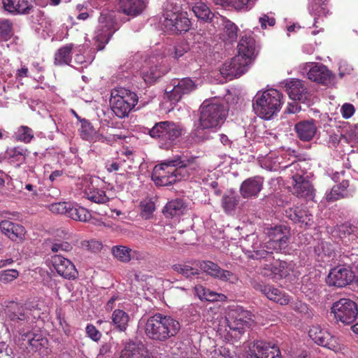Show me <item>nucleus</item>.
<instances>
[{"instance_id": "nucleus-1", "label": "nucleus", "mask_w": 358, "mask_h": 358, "mask_svg": "<svg viewBox=\"0 0 358 358\" xmlns=\"http://www.w3.org/2000/svg\"><path fill=\"white\" fill-rule=\"evenodd\" d=\"M268 241L261 244L258 238L254 235L249 236L252 241L251 250H246L245 253L252 259H272L273 251L285 249L289 239V231L285 227L275 226L268 231Z\"/></svg>"}, {"instance_id": "nucleus-2", "label": "nucleus", "mask_w": 358, "mask_h": 358, "mask_svg": "<svg viewBox=\"0 0 358 358\" xmlns=\"http://www.w3.org/2000/svg\"><path fill=\"white\" fill-rule=\"evenodd\" d=\"M181 328L178 320L170 315L156 313L145 322V334L151 340L164 342L175 337Z\"/></svg>"}, {"instance_id": "nucleus-3", "label": "nucleus", "mask_w": 358, "mask_h": 358, "mask_svg": "<svg viewBox=\"0 0 358 358\" xmlns=\"http://www.w3.org/2000/svg\"><path fill=\"white\" fill-rule=\"evenodd\" d=\"M227 115V110L223 104L217 100H206L200 107L199 122L196 126V135L201 131L217 129L221 127Z\"/></svg>"}, {"instance_id": "nucleus-4", "label": "nucleus", "mask_w": 358, "mask_h": 358, "mask_svg": "<svg viewBox=\"0 0 358 358\" xmlns=\"http://www.w3.org/2000/svg\"><path fill=\"white\" fill-rule=\"evenodd\" d=\"M282 99V93L275 89L259 91L253 99V110L259 117L270 120L280 111Z\"/></svg>"}, {"instance_id": "nucleus-5", "label": "nucleus", "mask_w": 358, "mask_h": 358, "mask_svg": "<svg viewBox=\"0 0 358 358\" xmlns=\"http://www.w3.org/2000/svg\"><path fill=\"white\" fill-rule=\"evenodd\" d=\"M182 127L172 121H162L155 123L148 129L149 135L158 141L160 148L169 149L182 135Z\"/></svg>"}, {"instance_id": "nucleus-6", "label": "nucleus", "mask_w": 358, "mask_h": 358, "mask_svg": "<svg viewBox=\"0 0 358 358\" xmlns=\"http://www.w3.org/2000/svg\"><path fill=\"white\" fill-rule=\"evenodd\" d=\"M138 96L124 87H116L111 91L110 104L114 114L123 118L128 116L138 103Z\"/></svg>"}, {"instance_id": "nucleus-7", "label": "nucleus", "mask_w": 358, "mask_h": 358, "mask_svg": "<svg viewBox=\"0 0 358 358\" xmlns=\"http://www.w3.org/2000/svg\"><path fill=\"white\" fill-rule=\"evenodd\" d=\"M115 12L104 10L101 13L93 40L96 50H102L113 34L119 29L115 21Z\"/></svg>"}, {"instance_id": "nucleus-8", "label": "nucleus", "mask_w": 358, "mask_h": 358, "mask_svg": "<svg viewBox=\"0 0 358 358\" xmlns=\"http://www.w3.org/2000/svg\"><path fill=\"white\" fill-rule=\"evenodd\" d=\"M173 158L156 165L152 173V180L158 186H168L184 178L181 171L172 163Z\"/></svg>"}, {"instance_id": "nucleus-9", "label": "nucleus", "mask_w": 358, "mask_h": 358, "mask_svg": "<svg viewBox=\"0 0 358 358\" xmlns=\"http://www.w3.org/2000/svg\"><path fill=\"white\" fill-rule=\"evenodd\" d=\"M292 172L293 193L298 197L312 200L315 196V189L309 180L304 177V171L299 163H292L286 166Z\"/></svg>"}, {"instance_id": "nucleus-10", "label": "nucleus", "mask_w": 358, "mask_h": 358, "mask_svg": "<svg viewBox=\"0 0 358 358\" xmlns=\"http://www.w3.org/2000/svg\"><path fill=\"white\" fill-rule=\"evenodd\" d=\"M254 315L251 312L243 309L242 307H236L231 309L229 313L227 320L229 333L231 336L239 338L245 331L246 327H249L253 322Z\"/></svg>"}, {"instance_id": "nucleus-11", "label": "nucleus", "mask_w": 358, "mask_h": 358, "mask_svg": "<svg viewBox=\"0 0 358 358\" xmlns=\"http://www.w3.org/2000/svg\"><path fill=\"white\" fill-rule=\"evenodd\" d=\"M331 313L337 322L345 324L353 322L357 316V306L350 299L343 298L334 302L331 306Z\"/></svg>"}, {"instance_id": "nucleus-12", "label": "nucleus", "mask_w": 358, "mask_h": 358, "mask_svg": "<svg viewBox=\"0 0 358 358\" xmlns=\"http://www.w3.org/2000/svg\"><path fill=\"white\" fill-rule=\"evenodd\" d=\"M261 261L260 268L263 275L271 278H285L289 275L294 267L292 263L275 259L272 255V259H259Z\"/></svg>"}, {"instance_id": "nucleus-13", "label": "nucleus", "mask_w": 358, "mask_h": 358, "mask_svg": "<svg viewBox=\"0 0 358 358\" xmlns=\"http://www.w3.org/2000/svg\"><path fill=\"white\" fill-rule=\"evenodd\" d=\"M162 57L150 56L145 59L141 70V75L147 83H154L159 78L165 74L166 70L161 66Z\"/></svg>"}, {"instance_id": "nucleus-14", "label": "nucleus", "mask_w": 358, "mask_h": 358, "mask_svg": "<svg viewBox=\"0 0 358 358\" xmlns=\"http://www.w3.org/2000/svg\"><path fill=\"white\" fill-rule=\"evenodd\" d=\"M172 85V89H169L170 87L166 88L165 94L166 98L173 103H177L182 99V96L189 94L196 89L194 82L189 78L173 80Z\"/></svg>"}, {"instance_id": "nucleus-15", "label": "nucleus", "mask_w": 358, "mask_h": 358, "mask_svg": "<svg viewBox=\"0 0 358 358\" xmlns=\"http://www.w3.org/2000/svg\"><path fill=\"white\" fill-rule=\"evenodd\" d=\"M308 334L310 338L317 345L327 348L338 352L342 350V347L338 343L337 338L325 330L322 329L320 326H313Z\"/></svg>"}, {"instance_id": "nucleus-16", "label": "nucleus", "mask_w": 358, "mask_h": 358, "mask_svg": "<svg viewBox=\"0 0 358 358\" xmlns=\"http://www.w3.org/2000/svg\"><path fill=\"white\" fill-rule=\"evenodd\" d=\"M196 266H199L208 275L220 280L228 281L231 283H235L238 281V277L236 274L229 271L221 268L217 264L211 261L198 262Z\"/></svg>"}, {"instance_id": "nucleus-17", "label": "nucleus", "mask_w": 358, "mask_h": 358, "mask_svg": "<svg viewBox=\"0 0 358 358\" xmlns=\"http://www.w3.org/2000/svg\"><path fill=\"white\" fill-rule=\"evenodd\" d=\"M249 64L247 62L241 60L239 56H235L229 61H226L220 69L221 75L227 79L231 80L238 78L248 71Z\"/></svg>"}, {"instance_id": "nucleus-18", "label": "nucleus", "mask_w": 358, "mask_h": 358, "mask_svg": "<svg viewBox=\"0 0 358 358\" xmlns=\"http://www.w3.org/2000/svg\"><path fill=\"white\" fill-rule=\"evenodd\" d=\"M191 22L187 13L178 14H164V26L167 31L173 33H182L187 31L190 28Z\"/></svg>"}, {"instance_id": "nucleus-19", "label": "nucleus", "mask_w": 358, "mask_h": 358, "mask_svg": "<svg viewBox=\"0 0 358 358\" xmlns=\"http://www.w3.org/2000/svg\"><path fill=\"white\" fill-rule=\"evenodd\" d=\"M353 278L354 274L350 269L338 266L329 271L326 282L329 286L343 287L351 282Z\"/></svg>"}, {"instance_id": "nucleus-20", "label": "nucleus", "mask_w": 358, "mask_h": 358, "mask_svg": "<svg viewBox=\"0 0 358 358\" xmlns=\"http://www.w3.org/2000/svg\"><path fill=\"white\" fill-rule=\"evenodd\" d=\"M4 9L13 15L41 14L28 0H2Z\"/></svg>"}, {"instance_id": "nucleus-21", "label": "nucleus", "mask_w": 358, "mask_h": 358, "mask_svg": "<svg viewBox=\"0 0 358 358\" xmlns=\"http://www.w3.org/2000/svg\"><path fill=\"white\" fill-rule=\"evenodd\" d=\"M253 287L264 294L269 300L282 306L287 305L290 302V296L287 294L273 285L255 282Z\"/></svg>"}, {"instance_id": "nucleus-22", "label": "nucleus", "mask_w": 358, "mask_h": 358, "mask_svg": "<svg viewBox=\"0 0 358 358\" xmlns=\"http://www.w3.org/2000/svg\"><path fill=\"white\" fill-rule=\"evenodd\" d=\"M248 358H281L279 348L264 341H257Z\"/></svg>"}, {"instance_id": "nucleus-23", "label": "nucleus", "mask_w": 358, "mask_h": 358, "mask_svg": "<svg viewBox=\"0 0 358 358\" xmlns=\"http://www.w3.org/2000/svg\"><path fill=\"white\" fill-rule=\"evenodd\" d=\"M52 262L57 273L63 278L73 280L78 276V271L75 265L68 259L59 255L52 257Z\"/></svg>"}, {"instance_id": "nucleus-24", "label": "nucleus", "mask_w": 358, "mask_h": 358, "mask_svg": "<svg viewBox=\"0 0 358 358\" xmlns=\"http://www.w3.org/2000/svg\"><path fill=\"white\" fill-rule=\"evenodd\" d=\"M284 87L291 99L303 103L309 99L308 90L301 80L299 79L285 80Z\"/></svg>"}, {"instance_id": "nucleus-25", "label": "nucleus", "mask_w": 358, "mask_h": 358, "mask_svg": "<svg viewBox=\"0 0 358 358\" xmlns=\"http://www.w3.org/2000/svg\"><path fill=\"white\" fill-rule=\"evenodd\" d=\"M197 159V157L192 155H176L173 157L172 163H175L174 165L177 166V169L181 171L184 176V169L190 176L198 173L201 170L200 164L198 162Z\"/></svg>"}, {"instance_id": "nucleus-26", "label": "nucleus", "mask_w": 358, "mask_h": 358, "mask_svg": "<svg viewBox=\"0 0 358 358\" xmlns=\"http://www.w3.org/2000/svg\"><path fill=\"white\" fill-rule=\"evenodd\" d=\"M264 179L255 176L245 180L241 185L240 192L245 199L255 198L263 188Z\"/></svg>"}, {"instance_id": "nucleus-27", "label": "nucleus", "mask_w": 358, "mask_h": 358, "mask_svg": "<svg viewBox=\"0 0 358 358\" xmlns=\"http://www.w3.org/2000/svg\"><path fill=\"white\" fill-rule=\"evenodd\" d=\"M255 55V41L251 36H244L241 38L238 44V54L241 60L251 64Z\"/></svg>"}, {"instance_id": "nucleus-28", "label": "nucleus", "mask_w": 358, "mask_h": 358, "mask_svg": "<svg viewBox=\"0 0 358 358\" xmlns=\"http://www.w3.org/2000/svg\"><path fill=\"white\" fill-rule=\"evenodd\" d=\"M0 229L2 233L12 241L22 240L26 234V230L22 225L9 220L1 221L0 222Z\"/></svg>"}, {"instance_id": "nucleus-29", "label": "nucleus", "mask_w": 358, "mask_h": 358, "mask_svg": "<svg viewBox=\"0 0 358 358\" xmlns=\"http://www.w3.org/2000/svg\"><path fill=\"white\" fill-rule=\"evenodd\" d=\"M286 215L300 227H310L313 224V216L308 210L299 207L286 210Z\"/></svg>"}, {"instance_id": "nucleus-30", "label": "nucleus", "mask_w": 358, "mask_h": 358, "mask_svg": "<svg viewBox=\"0 0 358 358\" xmlns=\"http://www.w3.org/2000/svg\"><path fill=\"white\" fill-rule=\"evenodd\" d=\"M294 129L297 136L303 141H310L315 136L317 131V127L315 120H303L296 123Z\"/></svg>"}, {"instance_id": "nucleus-31", "label": "nucleus", "mask_w": 358, "mask_h": 358, "mask_svg": "<svg viewBox=\"0 0 358 358\" xmlns=\"http://www.w3.org/2000/svg\"><path fill=\"white\" fill-rule=\"evenodd\" d=\"M117 10L127 15L136 16L144 8L142 0H117Z\"/></svg>"}, {"instance_id": "nucleus-32", "label": "nucleus", "mask_w": 358, "mask_h": 358, "mask_svg": "<svg viewBox=\"0 0 358 358\" xmlns=\"http://www.w3.org/2000/svg\"><path fill=\"white\" fill-rule=\"evenodd\" d=\"M148 352L141 343L128 342L121 352L120 358H147Z\"/></svg>"}, {"instance_id": "nucleus-33", "label": "nucleus", "mask_w": 358, "mask_h": 358, "mask_svg": "<svg viewBox=\"0 0 358 358\" xmlns=\"http://www.w3.org/2000/svg\"><path fill=\"white\" fill-rule=\"evenodd\" d=\"M308 79L324 85L328 84L331 80V72L322 64L315 65L307 72Z\"/></svg>"}, {"instance_id": "nucleus-34", "label": "nucleus", "mask_w": 358, "mask_h": 358, "mask_svg": "<svg viewBox=\"0 0 358 358\" xmlns=\"http://www.w3.org/2000/svg\"><path fill=\"white\" fill-rule=\"evenodd\" d=\"M348 180H343L340 184L334 185L330 192L327 194V199L328 201H335L352 196L355 190L348 189Z\"/></svg>"}, {"instance_id": "nucleus-35", "label": "nucleus", "mask_w": 358, "mask_h": 358, "mask_svg": "<svg viewBox=\"0 0 358 358\" xmlns=\"http://www.w3.org/2000/svg\"><path fill=\"white\" fill-rule=\"evenodd\" d=\"M8 316L12 321H26L27 322H32L34 320L38 317L31 313V310L16 305L13 308V310L9 309L8 310Z\"/></svg>"}, {"instance_id": "nucleus-36", "label": "nucleus", "mask_w": 358, "mask_h": 358, "mask_svg": "<svg viewBox=\"0 0 358 358\" xmlns=\"http://www.w3.org/2000/svg\"><path fill=\"white\" fill-rule=\"evenodd\" d=\"M217 5L230 7L238 11H248L254 7L257 0H213Z\"/></svg>"}, {"instance_id": "nucleus-37", "label": "nucleus", "mask_w": 358, "mask_h": 358, "mask_svg": "<svg viewBox=\"0 0 358 358\" xmlns=\"http://www.w3.org/2000/svg\"><path fill=\"white\" fill-rule=\"evenodd\" d=\"M186 210V206L181 199L172 200L166 203L163 210V213L168 218H178L183 215Z\"/></svg>"}, {"instance_id": "nucleus-38", "label": "nucleus", "mask_w": 358, "mask_h": 358, "mask_svg": "<svg viewBox=\"0 0 358 358\" xmlns=\"http://www.w3.org/2000/svg\"><path fill=\"white\" fill-rule=\"evenodd\" d=\"M221 23L222 25L221 38L229 43L236 41L238 37L237 26L234 22L222 16H221Z\"/></svg>"}, {"instance_id": "nucleus-39", "label": "nucleus", "mask_w": 358, "mask_h": 358, "mask_svg": "<svg viewBox=\"0 0 358 358\" xmlns=\"http://www.w3.org/2000/svg\"><path fill=\"white\" fill-rule=\"evenodd\" d=\"M84 194L88 200L96 203L103 204L110 200L104 190L92 185L85 190Z\"/></svg>"}, {"instance_id": "nucleus-40", "label": "nucleus", "mask_w": 358, "mask_h": 358, "mask_svg": "<svg viewBox=\"0 0 358 358\" xmlns=\"http://www.w3.org/2000/svg\"><path fill=\"white\" fill-rule=\"evenodd\" d=\"M112 323L119 331H125L129 322V316L125 311L116 309L111 317Z\"/></svg>"}, {"instance_id": "nucleus-41", "label": "nucleus", "mask_w": 358, "mask_h": 358, "mask_svg": "<svg viewBox=\"0 0 358 358\" xmlns=\"http://www.w3.org/2000/svg\"><path fill=\"white\" fill-rule=\"evenodd\" d=\"M73 44L69 43L61 47L55 54V64L56 65L69 64L71 60Z\"/></svg>"}, {"instance_id": "nucleus-42", "label": "nucleus", "mask_w": 358, "mask_h": 358, "mask_svg": "<svg viewBox=\"0 0 358 358\" xmlns=\"http://www.w3.org/2000/svg\"><path fill=\"white\" fill-rule=\"evenodd\" d=\"M198 262L194 261L187 264H176L173 266V269L185 278H192L199 274V269L196 267Z\"/></svg>"}, {"instance_id": "nucleus-43", "label": "nucleus", "mask_w": 358, "mask_h": 358, "mask_svg": "<svg viewBox=\"0 0 358 358\" xmlns=\"http://www.w3.org/2000/svg\"><path fill=\"white\" fill-rule=\"evenodd\" d=\"M27 151L23 147L17 146L8 148L6 153L10 162L19 166L25 161Z\"/></svg>"}, {"instance_id": "nucleus-44", "label": "nucleus", "mask_w": 358, "mask_h": 358, "mask_svg": "<svg viewBox=\"0 0 358 358\" xmlns=\"http://www.w3.org/2000/svg\"><path fill=\"white\" fill-rule=\"evenodd\" d=\"M69 217L74 220L85 222L90 220L91 213L85 208L71 203Z\"/></svg>"}, {"instance_id": "nucleus-45", "label": "nucleus", "mask_w": 358, "mask_h": 358, "mask_svg": "<svg viewBox=\"0 0 358 358\" xmlns=\"http://www.w3.org/2000/svg\"><path fill=\"white\" fill-rule=\"evenodd\" d=\"M341 238H348V241L358 243V228L349 223H345L338 227Z\"/></svg>"}, {"instance_id": "nucleus-46", "label": "nucleus", "mask_w": 358, "mask_h": 358, "mask_svg": "<svg viewBox=\"0 0 358 358\" xmlns=\"http://www.w3.org/2000/svg\"><path fill=\"white\" fill-rule=\"evenodd\" d=\"M238 203L239 196L234 191H228L222 199V206L227 213L234 210Z\"/></svg>"}, {"instance_id": "nucleus-47", "label": "nucleus", "mask_w": 358, "mask_h": 358, "mask_svg": "<svg viewBox=\"0 0 358 358\" xmlns=\"http://www.w3.org/2000/svg\"><path fill=\"white\" fill-rule=\"evenodd\" d=\"M194 292L199 299L201 301H218L220 298L224 296V295L210 291L200 285L195 286Z\"/></svg>"}, {"instance_id": "nucleus-48", "label": "nucleus", "mask_w": 358, "mask_h": 358, "mask_svg": "<svg viewBox=\"0 0 358 358\" xmlns=\"http://www.w3.org/2000/svg\"><path fill=\"white\" fill-rule=\"evenodd\" d=\"M96 131L92 124L86 119L81 120V126L79 129L80 138L90 143L93 142Z\"/></svg>"}, {"instance_id": "nucleus-49", "label": "nucleus", "mask_w": 358, "mask_h": 358, "mask_svg": "<svg viewBox=\"0 0 358 358\" xmlns=\"http://www.w3.org/2000/svg\"><path fill=\"white\" fill-rule=\"evenodd\" d=\"M111 252L118 261L127 263L131 260L132 250L124 245H115L111 249Z\"/></svg>"}, {"instance_id": "nucleus-50", "label": "nucleus", "mask_w": 358, "mask_h": 358, "mask_svg": "<svg viewBox=\"0 0 358 358\" xmlns=\"http://www.w3.org/2000/svg\"><path fill=\"white\" fill-rule=\"evenodd\" d=\"M192 11L198 19L206 22L210 20L213 17V14L209 8L201 2L195 3L192 7Z\"/></svg>"}, {"instance_id": "nucleus-51", "label": "nucleus", "mask_w": 358, "mask_h": 358, "mask_svg": "<svg viewBox=\"0 0 358 358\" xmlns=\"http://www.w3.org/2000/svg\"><path fill=\"white\" fill-rule=\"evenodd\" d=\"M327 1V0H315V2L312 7V10L313 12L312 15L315 16L313 26L315 28L318 27L317 24L319 23L320 17L325 16L329 12L328 8L324 3Z\"/></svg>"}, {"instance_id": "nucleus-52", "label": "nucleus", "mask_w": 358, "mask_h": 358, "mask_svg": "<svg viewBox=\"0 0 358 358\" xmlns=\"http://www.w3.org/2000/svg\"><path fill=\"white\" fill-rule=\"evenodd\" d=\"M15 138L20 142L29 143L34 138L33 130L27 126H20L14 134Z\"/></svg>"}, {"instance_id": "nucleus-53", "label": "nucleus", "mask_w": 358, "mask_h": 358, "mask_svg": "<svg viewBox=\"0 0 358 358\" xmlns=\"http://www.w3.org/2000/svg\"><path fill=\"white\" fill-rule=\"evenodd\" d=\"M190 50L189 43L182 40L178 42L171 49L169 50V55L174 59H178Z\"/></svg>"}, {"instance_id": "nucleus-54", "label": "nucleus", "mask_w": 358, "mask_h": 358, "mask_svg": "<svg viewBox=\"0 0 358 358\" xmlns=\"http://www.w3.org/2000/svg\"><path fill=\"white\" fill-rule=\"evenodd\" d=\"M75 52H76V54L75 55L74 60L75 62L78 64H84L85 66H87L94 59V56L86 57L84 55V54L86 52V48L85 45L76 47Z\"/></svg>"}, {"instance_id": "nucleus-55", "label": "nucleus", "mask_w": 358, "mask_h": 358, "mask_svg": "<svg viewBox=\"0 0 358 358\" xmlns=\"http://www.w3.org/2000/svg\"><path fill=\"white\" fill-rule=\"evenodd\" d=\"M13 36V23L7 19L0 20V41H7Z\"/></svg>"}, {"instance_id": "nucleus-56", "label": "nucleus", "mask_w": 358, "mask_h": 358, "mask_svg": "<svg viewBox=\"0 0 358 358\" xmlns=\"http://www.w3.org/2000/svg\"><path fill=\"white\" fill-rule=\"evenodd\" d=\"M314 251H315V253L318 257H322L323 256L329 257L334 252V249H333L332 245L330 243H329L327 242L321 241V242L318 243L317 245L314 247Z\"/></svg>"}, {"instance_id": "nucleus-57", "label": "nucleus", "mask_w": 358, "mask_h": 358, "mask_svg": "<svg viewBox=\"0 0 358 358\" xmlns=\"http://www.w3.org/2000/svg\"><path fill=\"white\" fill-rule=\"evenodd\" d=\"M71 203L58 202L50 205L49 209L53 213L64 214L69 217V211L70 210Z\"/></svg>"}, {"instance_id": "nucleus-58", "label": "nucleus", "mask_w": 358, "mask_h": 358, "mask_svg": "<svg viewBox=\"0 0 358 358\" xmlns=\"http://www.w3.org/2000/svg\"><path fill=\"white\" fill-rule=\"evenodd\" d=\"M24 341H27L29 345L38 348V345H42L43 341L42 336L33 332H27L21 334Z\"/></svg>"}, {"instance_id": "nucleus-59", "label": "nucleus", "mask_w": 358, "mask_h": 358, "mask_svg": "<svg viewBox=\"0 0 358 358\" xmlns=\"http://www.w3.org/2000/svg\"><path fill=\"white\" fill-rule=\"evenodd\" d=\"M73 249L72 245L67 241L55 240L51 246L53 252H70Z\"/></svg>"}, {"instance_id": "nucleus-60", "label": "nucleus", "mask_w": 358, "mask_h": 358, "mask_svg": "<svg viewBox=\"0 0 358 358\" xmlns=\"http://www.w3.org/2000/svg\"><path fill=\"white\" fill-rule=\"evenodd\" d=\"M141 209V214L145 219L150 217L155 210V203L151 201H143L140 203Z\"/></svg>"}, {"instance_id": "nucleus-61", "label": "nucleus", "mask_w": 358, "mask_h": 358, "mask_svg": "<svg viewBox=\"0 0 358 358\" xmlns=\"http://www.w3.org/2000/svg\"><path fill=\"white\" fill-rule=\"evenodd\" d=\"M19 275V272L15 269H8L0 272V281L8 283L15 280Z\"/></svg>"}, {"instance_id": "nucleus-62", "label": "nucleus", "mask_w": 358, "mask_h": 358, "mask_svg": "<svg viewBox=\"0 0 358 358\" xmlns=\"http://www.w3.org/2000/svg\"><path fill=\"white\" fill-rule=\"evenodd\" d=\"M86 334L94 341L100 340L101 334L96 328L92 324H87L85 328Z\"/></svg>"}, {"instance_id": "nucleus-63", "label": "nucleus", "mask_w": 358, "mask_h": 358, "mask_svg": "<svg viewBox=\"0 0 358 358\" xmlns=\"http://www.w3.org/2000/svg\"><path fill=\"white\" fill-rule=\"evenodd\" d=\"M259 22L262 29H265L267 28V26L273 27L275 24V20L274 17H271L267 14H263L259 17Z\"/></svg>"}, {"instance_id": "nucleus-64", "label": "nucleus", "mask_w": 358, "mask_h": 358, "mask_svg": "<svg viewBox=\"0 0 358 358\" xmlns=\"http://www.w3.org/2000/svg\"><path fill=\"white\" fill-rule=\"evenodd\" d=\"M355 112V106L351 103H345L341 108V113L345 119L350 118L354 115Z\"/></svg>"}]
</instances>
